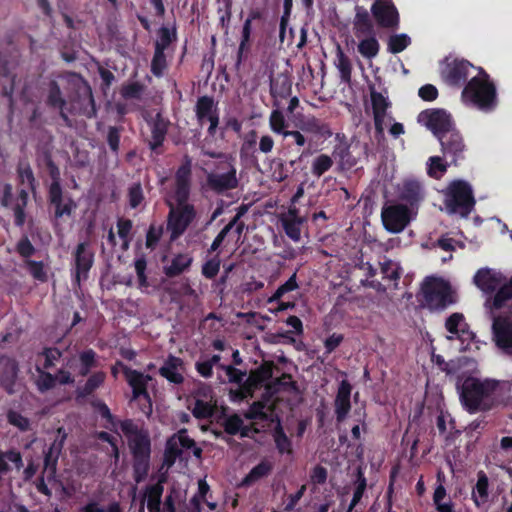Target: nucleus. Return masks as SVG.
Wrapping results in <instances>:
<instances>
[{
    "label": "nucleus",
    "instance_id": "423d86ee",
    "mask_svg": "<svg viewBox=\"0 0 512 512\" xmlns=\"http://www.w3.org/2000/svg\"><path fill=\"white\" fill-rule=\"evenodd\" d=\"M128 446L133 457V478L136 483L144 481L150 469L151 440L145 431L136 437H130Z\"/></svg>",
    "mask_w": 512,
    "mask_h": 512
},
{
    "label": "nucleus",
    "instance_id": "5fc2aeb1",
    "mask_svg": "<svg viewBox=\"0 0 512 512\" xmlns=\"http://www.w3.org/2000/svg\"><path fill=\"white\" fill-rule=\"evenodd\" d=\"M298 287L299 286L297 283V274H296V272H294L285 283H283L276 289L274 294L268 298L267 302L268 303L279 302L280 299L286 293L294 291V290L298 289Z\"/></svg>",
    "mask_w": 512,
    "mask_h": 512
},
{
    "label": "nucleus",
    "instance_id": "37998d69",
    "mask_svg": "<svg viewBox=\"0 0 512 512\" xmlns=\"http://www.w3.org/2000/svg\"><path fill=\"white\" fill-rule=\"evenodd\" d=\"M63 356V352L54 346L44 347L40 352L37 354V358H43V364L40 366L44 369H52L56 366V363L61 359Z\"/></svg>",
    "mask_w": 512,
    "mask_h": 512
},
{
    "label": "nucleus",
    "instance_id": "69168bd1",
    "mask_svg": "<svg viewBox=\"0 0 512 512\" xmlns=\"http://www.w3.org/2000/svg\"><path fill=\"white\" fill-rule=\"evenodd\" d=\"M123 128L119 126H109L107 131V144L111 152L118 155L120 149V138Z\"/></svg>",
    "mask_w": 512,
    "mask_h": 512
},
{
    "label": "nucleus",
    "instance_id": "cd10ccee",
    "mask_svg": "<svg viewBox=\"0 0 512 512\" xmlns=\"http://www.w3.org/2000/svg\"><path fill=\"white\" fill-rule=\"evenodd\" d=\"M280 385V379H277L275 382L268 384L265 387V393L263 394V399L260 401H255L250 405L249 411L246 414L248 419H260L266 420L267 414L265 412V408L267 402L270 398L278 392V386Z\"/></svg>",
    "mask_w": 512,
    "mask_h": 512
},
{
    "label": "nucleus",
    "instance_id": "a19ab883",
    "mask_svg": "<svg viewBox=\"0 0 512 512\" xmlns=\"http://www.w3.org/2000/svg\"><path fill=\"white\" fill-rule=\"evenodd\" d=\"M292 90V82L289 76L279 74L276 78L270 79V93L274 98H287Z\"/></svg>",
    "mask_w": 512,
    "mask_h": 512
},
{
    "label": "nucleus",
    "instance_id": "ddd939ff",
    "mask_svg": "<svg viewBox=\"0 0 512 512\" xmlns=\"http://www.w3.org/2000/svg\"><path fill=\"white\" fill-rule=\"evenodd\" d=\"M384 228L390 233H400L410 222V211L406 205L392 204L381 211Z\"/></svg>",
    "mask_w": 512,
    "mask_h": 512
},
{
    "label": "nucleus",
    "instance_id": "6ab92c4d",
    "mask_svg": "<svg viewBox=\"0 0 512 512\" xmlns=\"http://www.w3.org/2000/svg\"><path fill=\"white\" fill-rule=\"evenodd\" d=\"M492 329L496 345L505 353L512 355V321L507 317H494Z\"/></svg>",
    "mask_w": 512,
    "mask_h": 512
},
{
    "label": "nucleus",
    "instance_id": "5701e85b",
    "mask_svg": "<svg viewBox=\"0 0 512 512\" xmlns=\"http://www.w3.org/2000/svg\"><path fill=\"white\" fill-rule=\"evenodd\" d=\"M351 390L352 386L348 380H342L339 384L335 397V414L337 422H342L347 417L351 409Z\"/></svg>",
    "mask_w": 512,
    "mask_h": 512
},
{
    "label": "nucleus",
    "instance_id": "bf43d9fd",
    "mask_svg": "<svg viewBox=\"0 0 512 512\" xmlns=\"http://www.w3.org/2000/svg\"><path fill=\"white\" fill-rule=\"evenodd\" d=\"M269 126H270V129L274 133L282 135L283 137H284V133L288 132V130L286 129V127H287L286 119H285L283 113L278 109L273 110L271 112L270 117H269Z\"/></svg>",
    "mask_w": 512,
    "mask_h": 512
},
{
    "label": "nucleus",
    "instance_id": "338daca9",
    "mask_svg": "<svg viewBox=\"0 0 512 512\" xmlns=\"http://www.w3.org/2000/svg\"><path fill=\"white\" fill-rule=\"evenodd\" d=\"M242 424V418L238 414L234 413L224 419L222 426L226 434L234 436L242 430Z\"/></svg>",
    "mask_w": 512,
    "mask_h": 512
},
{
    "label": "nucleus",
    "instance_id": "c756f323",
    "mask_svg": "<svg viewBox=\"0 0 512 512\" xmlns=\"http://www.w3.org/2000/svg\"><path fill=\"white\" fill-rule=\"evenodd\" d=\"M296 126L300 131L311 133L319 136L330 137L332 135L329 125L322 122L314 115L302 116L298 120Z\"/></svg>",
    "mask_w": 512,
    "mask_h": 512
},
{
    "label": "nucleus",
    "instance_id": "2f4dec72",
    "mask_svg": "<svg viewBox=\"0 0 512 512\" xmlns=\"http://www.w3.org/2000/svg\"><path fill=\"white\" fill-rule=\"evenodd\" d=\"M275 368L276 366L273 361H263L259 367L250 372L247 384L254 388L262 386L263 383L272 378Z\"/></svg>",
    "mask_w": 512,
    "mask_h": 512
},
{
    "label": "nucleus",
    "instance_id": "13d9d810",
    "mask_svg": "<svg viewBox=\"0 0 512 512\" xmlns=\"http://www.w3.org/2000/svg\"><path fill=\"white\" fill-rule=\"evenodd\" d=\"M192 414L196 419H208L214 414V405L203 399H196Z\"/></svg>",
    "mask_w": 512,
    "mask_h": 512
},
{
    "label": "nucleus",
    "instance_id": "09e8293b",
    "mask_svg": "<svg viewBox=\"0 0 512 512\" xmlns=\"http://www.w3.org/2000/svg\"><path fill=\"white\" fill-rule=\"evenodd\" d=\"M333 164L334 161L331 156L320 154L312 161L311 173L316 177H321L332 168Z\"/></svg>",
    "mask_w": 512,
    "mask_h": 512
},
{
    "label": "nucleus",
    "instance_id": "4be33fe9",
    "mask_svg": "<svg viewBox=\"0 0 512 512\" xmlns=\"http://www.w3.org/2000/svg\"><path fill=\"white\" fill-rule=\"evenodd\" d=\"M147 123L151 131V140L149 141V148L152 151H156L163 145L166 139L170 122L168 119L164 118L161 113H157L155 117L147 121Z\"/></svg>",
    "mask_w": 512,
    "mask_h": 512
},
{
    "label": "nucleus",
    "instance_id": "0eeeda50",
    "mask_svg": "<svg viewBox=\"0 0 512 512\" xmlns=\"http://www.w3.org/2000/svg\"><path fill=\"white\" fill-rule=\"evenodd\" d=\"M421 292L423 302L430 310H443L455 302L450 285L440 279L426 278Z\"/></svg>",
    "mask_w": 512,
    "mask_h": 512
},
{
    "label": "nucleus",
    "instance_id": "a211bd4d",
    "mask_svg": "<svg viewBox=\"0 0 512 512\" xmlns=\"http://www.w3.org/2000/svg\"><path fill=\"white\" fill-rule=\"evenodd\" d=\"M370 99L374 118V127L377 136L384 134V121L387 110L391 107V102L381 92L374 87L370 88Z\"/></svg>",
    "mask_w": 512,
    "mask_h": 512
},
{
    "label": "nucleus",
    "instance_id": "473e14b6",
    "mask_svg": "<svg viewBox=\"0 0 512 512\" xmlns=\"http://www.w3.org/2000/svg\"><path fill=\"white\" fill-rule=\"evenodd\" d=\"M192 262L193 258L188 253H178L172 258L171 263L164 267V274L169 278L179 276L190 268Z\"/></svg>",
    "mask_w": 512,
    "mask_h": 512
},
{
    "label": "nucleus",
    "instance_id": "f8f14e48",
    "mask_svg": "<svg viewBox=\"0 0 512 512\" xmlns=\"http://www.w3.org/2000/svg\"><path fill=\"white\" fill-rule=\"evenodd\" d=\"M418 122L425 125L437 139L455 129L451 114L444 109H427L418 115Z\"/></svg>",
    "mask_w": 512,
    "mask_h": 512
},
{
    "label": "nucleus",
    "instance_id": "a18cd8bd",
    "mask_svg": "<svg viewBox=\"0 0 512 512\" xmlns=\"http://www.w3.org/2000/svg\"><path fill=\"white\" fill-rule=\"evenodd\" d=\"M366 38L361 40L358 44V52L367 59L376 57L380 50V45L375 37V34L365 36Z\"/></svg>",
    "mask_w": 512,
    "mask_h": 512
},
{
    "label": "nucleus",
    "instance_id": "7c9ffc66",
    "mask_svg": "<svg viewBox=\"0 0 512 512\" xmlns=\"http://www.w3.org/2000/svg\"><path fill=\"white\" fill-rule=\"evenodd\" d=\"M355 10L353 25L356 37L375 34L374 25L367 9L363 6H356Z\"/></svg>",
    "mask_w": 512,
    "mask_h": 512
},
{
    "label": "nucleus",
    "instance_id": "c9c22d12",
    "mask_svg": "<svg viewBox=\"0 0 512 512\" xmlns=\"http://www.w3.org/2000/svg\"><path fill=\"white\" fill-rule=\"evenodd\" d=\"M302 219L298 216L296 208L289 209L288 217L282 219L285 234L293 241H299L301 237Z\"/></svg>",
    "mask_w": 512,
    "mask_h": 512
},
{
    "label": "nucleus",
    "instance_id": "6e6d98bb",
    "mask_svg": "<svg viewBox=\"0 0 512 512\" xmlns=\"http://www.w3.org/2000/svg\"><path fill=\"white\" fill-rule=\"evenodd\" d=\"M163 490L164 488L161 483H156L147 487V506L150 511L153 509H159Z\"/></svg>",
    "mask_w": 512,
    "mask_h": 512
},
{
    "label": "nucleus",
    "instance_id": "79ce46f5",
    "mask_svg": "<svg viewBox=\"0 0 512 512\" xmlns=\"http://www.w3.org/2000/svg\"><path fill=\"white\" fill-rule=\"evenodd\" d=\"M28 192L25 189H21L18 192V195L15 200V204L13 207L14 213V224L17 227H22L26 221V213L25 208L28 204Z\"/></svg>",
    "mask_w": 512,
    "mask_h": 512
},
{
    "label": "nucleus",
    "instance_id": "b1692460",
    "mask_svg": "<svg viewBox=\"0 0 512 512\" xmlns=\"http://www.w3.org/2000/svg\"><path fill=\"white\" fill-rule=\"evenodd\" d=\"M195 116L200 126L211 121L212 118L219 117V109L217 103L212 96L204 95L198 97L195 104Z\"/></svg>",
    "mask_w": 512,
    "mask_h": 512
},
{
    "label": "nucleus",
    "instance_id": "603ef678",
    "mask_svg": "<svg viewBox=\"0 0 512 512\" xmlns=\"http://www.w3.org/2000/svg\"><path fill=\"white\" fill-rule=\"evenodd\" d=\"M45 164L48 170V174L51 178V184L48 187V191H54V188H56V191L63 190L61 186L60 169L53 161L50 154L45 155Z\"/></svg>",
    "mask_w": 512,
    "mask_h": 512
},
{
    "label": "nucleus",
    "instance_id": "c03bdc74",
    "mask_svg": "<svg viewBox=\"0 0 512 512\" xmlns=\"http://www.w3.org/2000/svg\"><path fill=\"white\" fill-rule=\"evenodd\" d=\"M273 439L280 454H291L293 452L292 442L286 435L280 422L274 428Z\"/></svg>",
    "mask_w": 512,
    "mask_h": 512
},
{
    "label": "nucleus",
    "instance_id": "aec40b11",
    "mask_svg": "<svg viewBox=\"0 0 512 512\" xmlns=\"http://www.w3.org/2000/svg\"><path fill=\"white\" fill-rule=\"evenodd\" d=\"M184 370L185 366L183 359L170 354L164 360L163 365L159 368V375L170 383L180 385L184 382Z\"/></svg>",
    "mask_w": 512,
    "mask_h": 512
},
{
    "label": "nucleus",
    "instance_id": "bb28decb",
    "mask_svg": "<svg viewBox=\"0 0 512 512\" xmlns=\"http://www.w3.org/2000/svg\"><path fill=\"white\" fill-rule=\"evenodd\" d=\"M399 198L410 207H418L424 199V191L421 183L417 180H405L399 190Z\"/></svg>",
    "mask_w": 512,
    "mask_h": 512
},
{
    "label": "nucleus",
    "instance_id": "1a4fd4ad",
    "mask_svg": "<svg viewBox=\"0 0 512 512\" xmlns=\"http://www.w3.org/2000/svg\"><path fill=\"white\" fill-rule=\"evenodd\" d=\"M471 69H477L472 63L463 58L445 57L440 62V76L445 84L450 87H464L468 82Z\"/></svg>",
    "mask_w": 512,
    "mask_h": 512
},
{
    "label": "nucleus",
    "instance_id": "ea45409f",
    "mask_svg": "<svg viewBox=\"0 0 512 512\" xmlns=\"http://www.w3.org/2000/svg\"><path fill=\"white\" fill-rule=\"evenodd\" d=\"M335 66L339 71L341 82L349 84L352 79V63L340 45L336 48Z\"/></svg>",
    "mask_w": 512,
    "mask_h": 512
},
{
    "label": "nucleus",
    "instance_id": "052dcab7",
    "mask_svg": "<svg viewBox=\"0 0 512 512\" xmlns=\"http://www.w3.org/2000/svg\"><path fill=\"white\" fill-rule=\"evenodd\" d=\"M6 418L10 425L18 428L21 432H26L30 429V420L18 411L8 410Z\"/></svg>",
    "mask_w": 512,
    "mask_h": 512
},
{
    "label": "nucleus",
    "instance_id": "e2e57ef3",
    "mask_svg": "<svg viewBox=\"0 0 512 512\" xmlns=\"http://www.w3.org/2000/svg\"><path fill=\"white\" fill-rule=\"evenodd\" d=\"M164 232L163 225L151 224L146 233L145 246L147 249L153 250L158 245Z\"/></svg>",
    "mask_w": 512,
    "mask_h": 512
},
{
    "label": "nucleus",
    "instance_id": "3c124183",
    "mask_svg": "<svg viewBox=\"0 0 512 512\" xmlns=\"http://www.w3.org/2000/svg\"><path fill=\"white\" fill-rule=\"evenodd\" d=\"M450 164L444 162L440 156H432L427 162V174L434 179H440L447 171Z\"/></svg>",
    "mask_w": 512,
    "mask_h": 512
},
{
    "label": "nucleus",
    "instance_id": "412c9836",
    "mask_svg": "<svg viewBox=\"0 0 512 512\" xmlns=\"http://www.w3.org/2000/svg\"><path fill=\"white\" fill-rule=\"evenodd\" d=\"M0 364L3 365L0 372V385L11 395L15 392L14 386L19 372L18 362L12 357L1 355Z\"/></svg>",
    "mask_w": 512,
    "mask_h": 512
},
{
    "label": "nucleus",
    "instance_id": "72a5a7b5",
    "mask_svg": "<svg viewBox=\"0 0 512 512\" xmlns=\"http://www.w3.org/2000/svg\"><path fill=\"white\" fill-rule=\"evenodd\" d=\"M65 438V436L63 437ZM63 441L55 440L46 450H44V471L49 473V477H54L57 470L59 455L63 448Z\"/></svg>",
    "mask_w": 512,
    "mask_h": 512
},
{
    "label": "nucleus",
    "instance_id": "2eb2a0df",
    "mask_svg": "<svg viewBox=\"0 0 512 512\" xmlns=\"http://www.w3.org/2000/svg\"><path fill=\"white\" fill-rule=\"evenodd\" d=\"M441 144V151L446 159H450L449 164L458 165L459 161L464 159L466 145L460 132L455 128L452 131L438 138Z\"/></svg>",
    "mask_w": 512,
    "mask_h": 512
},
{
    "label": "nucleus",
    "instance_id": "20e7f679",
    "mask_svg": "<svg viewBox=\"0 0 512 512\" xmlns=\"http://www.w3.org/2000/svg\"><path fill=\"white\" fill-rule=\"evenodd\" d=\"M445 210L449 215L467 218L476 201L471 185L464 180H453L443 191Z\"/></svg>",
    "mask_w": 512,
    "mask_h": 512
},
{
    "label": "nucleus",
    "instance_id": "4468645a",
    "mask_svg": "<svg viewBox=\"0 0 512 512\" xmlns=\"http://www.w3.org/2000/svg\"><path fill=\"white\" fill-rule=\"evenodd\" d=\"M195 446V441L188 435L186 428L180 429L168 438L164 451V463L171 467L182 456L183 449L190 450Z\"/></svg>",
    "mask_w": 512,
    "mask_h": 512
},
{
    "label": "nucleus",
    "instance_id": "dca6fc26",
    "mask_svg": "<svg viewBox=\"0 0 512 512\" xmlns=\"http://www.w3.org/2000/svg\"><path fill=\"white\" fill-rule=\"evenodd\" d=\"M371 13L382 28L396 29L399 26V13L391 1L376 0L371 6Z\"/></svg>",
    "mask_w": 512,
    "mask_h": 512
},
{
    "label": "nucleus",
    "instance_id": "e433bc0d",
    "mask_svg": "<svg viewBox=\"0 0 512 512\" xmlns=\"http://www.w3.org/2000/svg\"><path fill=\"white\" fill-rule=\"evenodd\" d=\"M489 498V479L484 471L477 474V482L473 487L472 499L477 507L485 504Z\"/></svg>",
    "mask_w": 512,
    "mask_h": 512
},
{
    "label": "nucleus",
    "instance_id": "0e129e2a",
    "mask_svg": "<svg viewBox=\"0 0 512 512\" xmlns=\"http://www.w3.org/2000/svg\"><path fill=\"white\" fill-rule=\"evenodd\" d=\"M221 261L219 255L205 261L201 267V273L206 279H214L220 270Z\"/></svg>",
    "mask_w": 512,
    "mask_h": 512
},
{
    "label": "nucleus",
    "instance_id": "f704fd0d",
    "mask_svg": "<svg viewBox=\"0 0 512 512\" xmlns=\"http://www.w3.org/2000/svg\"><path fill=\"white\" fill-rule=\"evenodd\" d=\"M106 379V373L103 371H97L92 373L85 384L81 387H77L76 389V398L84 399L90 395H92L98 388H100Z\"/></svg>",
    "mask_w": 512,
    "mask_h": 512
},
{
    "label": "nucleus",
    "instance_id": "9d476101",
    "mask_svg": "<svg viewBox=\"0 0 512 512\" xmlns=\"http://www.w3.org/2000/svg\"><path fill=\"white\" fill-rule=\"evenodd\" d=\"M369 145L359 140L351 143L341 142L334 147L333 157L344 170L354 168L363 158L368 157Z\"/></svg>",
    "mask_w": 512,
    "mask_h": 512
},
{
    "label": "nucleus",
    "instance_id": "7ed1b4c3",
    "mask_svg": "<svg viewBox=\"0 0 512 512\" xmlns=\"http://www.w3.org/2000/svg\"><path fill=\"white\" fill-rule=\"evenodd\" d=\"M478 74L473 76L463 87L462 101L482 112H492L498 105L497 89L490 75L477 67Z\"/></svg>",
    "mask_w": 512,
    "mask_h": 512
},
{
    "label": "nucleus",
    "instance_id": "f03ea898",
    "mask_svg": "<svg viewBox=\"0 0 512 512\" xmlns=\"http://www.w3.org/2000/svg\"><path fill=\"white\" fill-rule=\"evenodd\" d=\"M456 389L463 408L473 414L493 409L504 392H512V382L463 373L457 376Z\"/></svg>",
    "mask_w": 512,
    "mask_h": 512
},
{
    "label": "nucleus",
    "instance_id": "4d7b16f0",
    "mask_svg": "<svg viewBox=\"0 0 512 512\" xmlns=\"http://www.w3.org/2000/svg\"><path fill=\"white\" fill-rule=\"evenodd\" d=\"M411 43L407 34H396L389 37L388 51L392 54H398L404 51Z\"/></svg>",
    "mask_w": 512,
    "mask_h": 512
},
{
    "label": "nucleus",
    "instance_id": "680f3d73",
    "mask_svg": "<svg viewBox=\"0 0 512 512\" xmlns=\"http://www.w3.org/2000/svg\"><path fill=\"white\" fill-rule=\"evenodd\" d=\"M167 68V60L165 51L154 49V55L151 60V72L155 77L163 76L164 70Z\"/></svg>",
    "mask_w": 512,
    "mask_h": 512
},
{
    "label": "nucleus",
    "instance_id": "49530a36",
    "mask_svg": "<svg viewBox=\"0 0 512 512\" xmlns=\"http://www.w3.org/2000/svg\"><path fill=\"white\" fill-rule=\"evenodd\" d=\"M35 369L39 374L36 380V386L39 392L44 393L55 387L57 378L54 374L48 372V369L41 368L38 364H36Z\"/></svg>",
    "mask_w": 512,
    "mask_h": 512
},
{
    "label": "nucleus",
    "instance_id": "a878e982",
    "mask_svg": "<svg viewBox=\"0 0 512 512\" xmlns=\"http://www.w3.org/2000/svg\"><path fill=\"white\" fill-rule=\"evenodd\" d=\"M503 281L501 273L489 268L479 269L474 276L475 285L485 293H493Z\"/></svg>",
    "mask_w": 512,
    "mask_h": 512
},
{
    "label": "nucleus",
    "instance_id": "4c0bfd02",
    "mask_svg": "<svg viewBox=\"0 0 512 512\" xmlns=\"http://www.w3.org/2000/svg\"><path fill=\"white\" fill-rule=\"evenodd\" d=\"M512 299V277L509 282L502 285L495 293L493 298L486 301L485 305L491 311L500 310L508 300Z\"/></svg>",
    "mask_w": 512,
    "mask_h": 512
},
{
    "label": "nucleus",
    "instance_id": "774afa93",
    "mask_svg": "<svg viewBox=\"0 0 512 512\" xmlns=\"http://www.w3.org/2000/svg\"><path fill=\"white\" fill-rule=\"evenodd\" d=\"M26 265L30 275L37 281L46 282L48 280L47 272L42 261L27 260Z\"/></svg>",
    "mask_w": 512,
    "mask_h": 512
},
{
    "label": "nucleus",
    "instance_id": "f3484780",
    "mask_svg": "<svg viewBox=\"0 0 512 512\" xmlns=\"http://www.w3.org/2000/svg\"><path fill=\"white\" fill-rule=\"evenodd\" d=\"M228 166L229 169L225 173H209L207 175L208 187L218 195L236 189L239 186L235 165L228 163Z\"/></svg>",
    "mask_w": 512,
    "mask_h": 512
},
{
    "label": "nucleus",
    "instance_id": "8fccbe9b",
    "mask_svg": "<svg viewBox=\"0 0 512 512\" xmlns=\"http://www.w3.org/2000/svg\"><path fill=\"white\" fill-rule=\"evenodd\" d=\"M17 175L19 178V181L22 184H27L28 187L34 191L35 190V183L36 179L33 173V170L26 160H20L17 165Z\"/></svg>",
    "mask_w": 512,
    "mask_h": 512
},
{
    "label": "nucleus",
    "instance_id": "39448f33",
    "mask_svg": "<svg viewBox=\"0 0 512 512\" xmlns=\"http://www.w3.org/2000/svg\"><path fill=\"white\" fill-rule=\"evenodd\" d=\"M188 200L189 198H175L176 206L169 203L167 230L170 232L171 241L179 239L197 217L195 206Z\"/></svg>",
    "mask_w": 512,
    "mask_h": 512
},
{
    "label": "nucleus",
    "instance_id": "f257e3e1",
    "mask_svg": "<svg viewBox=\"0 0 512 512\" xmlns=\"http://www.w3.org/2000/svg\"><path fill=\"white\" fill-rule=\"evenodd\" d=\"M71 92L68 93V100L65 99L59 84L52 80L48 84L46 105L49 108L59 110L61 119L68 125L71 120L68 113H78L87 118H94L97 115L95 100L89 83L81 76L72 74L68 80Z\"/></svg>",
    "mask_w": 512,
    "mask_h": 512
},
{
    "label": "nucleus",
    "instance_id": "9b49d317",
    "mask_svg": "<svg viewBox=\"0 0 512 512\" xmlns=\"http://www.w3.org/2000/svg\"><path fill=\"white\" fill-rule=\"evenodd\" d=\"M72 281L80 286L81 281L87 280L95 262V252L88 241L77 244L73 253Z\"/></svg>",
    "mask_w": 512,
    "mask_h": 512
},
{
    "label": "nucleus",
    "instance_id": "864d4df0",
    "mask_svg": "<svg viewBox=\"0 0 512 512\" xmlns=\"http://www.w3.org/2000/svg\"><path fill=\"white\" fill-rule=\"evenodd\" d=\"M366 487L367 480L364 476V473L362 472L361 469H358L356 474V488L354 490L353 497L348 506L347 512H352L355 506L360 502L364 495Z\"/></svg>",
    "mask_w": 512,
    "mask_h": 512
},
{
    "label": "nucleus",
    "instance_id": "393cba45",
    "mask_svg": "<svg viewBox=\"0 0 512 512\" xmlns=\"http://www.w3.org/2000/svg\"><path fill=\"white\" fill-rule=\"evenodd\" d=\"M48 201L54 207V218L61 219L63 216H71L76 204L71 197L64 199L63 190L48 191Z\"/></svg>",
    "mask_w": 512,
    "mask_h": 512
},
{
    "label": "nucleus",
    "instance_id": "58836bf2",
    "mask_svg": "<svg viewBox=\"0 0 512 512\" xmlns=\"http://www.w3.org/2000/svg\"><path fill=\"white\" fill-rule=\"evenodd\" d=\"M273 470V465L271 462L267 460H262L256 466H254L250 472L243 478L241 485L245 487H249L261 480L262 478L268 476Z\"/></svg>",
    "mask_w": 512,
    "mask_h": 512
},
{
    "label": "nucleus",
    "instance_id": "6e6552de",
    "mask_svg": "<svg viewBox=\"0 0 512 512\" xmlns=\"http://www.w3.org/2000/svg\"><path fill=\"white\" fill-rule=\"evenodd\" d=\"M126 377V381L132 388V399L139 401V408L143 414L150 416L152 413V399L148 392V382L151 376L124 365L117 361Z\"/></svg>",
    "mask_w": 512,
    "mask_h": 512
},
{
    "label": "nucleus",
    "instance_id": "de8ad7c7",
    "mask_svg": "<svg viewBox=\"0 0 512 512\" xmlns=\"http://www.w3.org/2000/svg\"><path fill=\"white\" fill-rule=\"evenodd\" d=\"M158 40H156L154 44V49L165 51L173 42L177 40V31L176 27L172 29L162 26L158 30Z\"/></svg>",
    "mask_w": 512,
    "mask_h": 512
},
{
    "label": "nucleus",
    "instance_id": "c85d7f7f",
    "mask_svg": "<svg viewBox=\"0 0 512 512\" xmlns=\"http://www.w3.org/2000/svg\"><path fill=\"white\" fill-rule=\"evenodd\" d=\"M191 190V164L190 161L178 167L175 173L174 198H189Z\"/></svg>",
    "mask_w": 512,
    "mask_h": 512
}]
</instances>
